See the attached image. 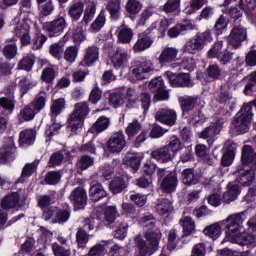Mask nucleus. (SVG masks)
Segmentation results:
<instances>
[{
	"instance_id": "obj_1",
	"label": "nucleus",
	"mask_w": 256,
	"mask_h": 256,
	"mask_svg": "<svg viewBox=\"0 0 256 256\" xmlns=\"http://www.w3.org/2000/svg\"><path fill=\"white\" fill-rule=\"evenodd\" d=\"M247 219V212L242 211L234 214H230L225 220L222 221V225H225L226 236L222 243H236L241 247L245 245H256V215L252 217L247 225L254 234L247 232H241L243 229V223Z\"/></svg>"
},
{
	"instance_id": "obj_2",
	"label": "nucleus",
	"mask_w": 256,
	"mask_h": 256,
	"mask_svg": "<svg viewBox=\"0 0 256 256\" xmlns=\"http://www.w3.org/2000/svg\"><path fill=\"white\" fill-rule=\"evenodd\" d=\"M31 25L33 22L29 18L21 20L19 16H16L11 22L12 33L15 36L13 41L20 39L22 45H29L31 43Z\"/></svg>"
},
{
	"instance_id": "obj_3",
	"label": "nucleus",
	"mask_w": 256,
	"mask_h": 256,
	"mask_svg": "<svg viewBox=\"0 0 256 256\" xmlns=\"http://www.w3.org/2000/svg\"><path fill=\"white\" fill-rule=\"evenodd\" d=\"M89 114L87 102H79L75 105L73 113L68 118V129L72 133H77L83 127V121Z\"/></svg>"
},
{
	"instance_id": "obj_4",
	"label": "nucleus",
	"mask_w": 256,
	"mask_h": 256,
	"mask_svg": "<svg viewBox=\"0 0 256 256\" xmlns=\"http://www.w3.org/2000/svg\"><path fill=\"white\" fill-rule=\"evenodd\" d=\"M245 39H247V29L241 25V20H234L233 28L227 37L228 46L231 49H239Z\"/></svg>"
},
{
	"instance_id": "obj_5",
	"label": "nucleus",
	"mask_w": 256,
	"mask_h": 256,
	"mask_svg": "<svg viewBox=\"0 0 256 256\" xmlns=\"http://www.w3.org/2000/svg\"><path fill=\"white\" fill-rule=\"evenodd\" d=\"M68 24L67 20L63 16H59L51 22L44 24V31H46L49 37H59L66 30Z\"/></svg>"
},
{
	"instance_id": "obj_6",
	"label": "nucleus",
	"mask_w": 256,
	"mask_h": 256,
	"mask_svg": "<svg viewBox=\"0 0 256 256\" xmlns=\"http://www.w3.org/2000/svg\"><path fill=\"white\" fill-rule=\"evenodd\" d=\"M110 59L114 69H125L129 64L131 54H129L127 49L118 47L116 50H114L113 54L110 56Z\"/></svg>"
},
{
	"instance_id": "obj_7",
	"label": "nucleus",
	"mask_w": 256,
	"mask_h": 256,
	"mask_svg": "<svg viewBox=\"0 0 256 256\" xmlns=\"http://www.w3.org/2000/svg\"><path fill=\"white\" fill-rule=\"evenodd\" d=\"M149 89L152 93H155L154 99L157 101H169V90L165 89V82L163 78L158 77L149 83Z\"/></svg>"
},
{
	"instance_id": "obj_8",
	"label": "nucleus",
	"mask_w": 256,
	"mask_h": 256,
	"mask_svg": "<svg viewBox=\"0 0 256 256\" xmlns=\"http://www.w3.org/2000/svg\"><path fill=\"white\" fill-rule=\"evenodd\" d=\"M155 71V66L151 60H145L140 64L136 65L132 70L131 74L134 79L138 81H143V79H147L151 73Z\"/></svg>"
},
{
	"instance_id": "obj_9",
	"label": "nucleus",
	"mask_w": 256,
	"mask_h": 256,
	"mask_svg": "<svg viewBox=\"0 0 256 256\" xmlns=\"http://www.w3.org/2000/svg\"><path fill=\"white\" fill-rule=\"evenodd\" d=\"M127 141L123 130L115 132L108 140V149L111 153H121L125 149Z\"/></svg>"
},
{
	"instance_id": "obj_10",
	"label": "nucleus",
	"mask_w": 256,
	"mask_h": 256,
	"mask_svg": "<svg viewBox=\"0 0 256 256\" xmlns=\"http://www.w3.org/2000/svg\"><path fill=\"white\" fill-rule=\"evenodd\" d=\"M95 229V225H93V221L89 218L84 219L83 227L78 228L76 232V242L78 247H85L87 243H89V234L88 231H93Z\"/></svg>"
},
{
	"instance_id": "obj_11",
	"label": "nucleus",
	"mask_w": 256,
	"mask_h": 256,
	"mask_svg": "<svg viewBox=\"0 0 256 256\" xmlns=\"http://www.w3.org/2000/svg\"><path fill=\"white\" fill-rule=\"evenodd\" d=\"M167 77L171 87H193L191 77L187 73L173 74L168 72Z\"/></svg>"
},
{
	"instance_id": "obj_12",
	"label": "nucleus",
	"mask_w": 256,
	"mask_h": 256,
	"mask_svg": "<svg viewBox=\"0 0 256 256\" xmlns=\"http://www.w3.org/2000/svg\"><path fill=\"white\" fill-rule=\"evenodd\" d=\"M69 200L76 209H83L87 205V191L83 187H77L70 193Z\"/></svg>"
},
{
	"instance_id": "obj_13",
	"label": "nucleus",
	"mask_w": 256,
	"mask_h": 256,
	"mask_svg": "<svg viewBox=\"0 0 256 256\" xmlns=\"http://www.w3.org/2000/svg\"><path fill=\"white\" fill-rule=\"evenodd\" d=\"M155 119L165 125L173 126L177 121V113L173 109L161 108L156 112Z\"/></svg>"
},
{
	"instance_id": "obj_14",
	"label": "nucleus",
	"mask_w": 256,
	"mask_h": 256,
	"mask_svg": "<svg viewBox=\"0 0 256 256\" xmlns=\"http://www.w3.org/2000/svg\"><path fill=\"white\" fill-rule=\"evenodd\" d=\"M177 185H179L177 172H170L162 179L160 189H162L163 193H175L177 191Z\"/></svg>"
},
{
	"instance_id": "obj_15",
	"label": "nucleus",
	"mask_w": 256,
	"mask_h": 256,
	"mask_svg": "<svg viewBox=\"0 0 256 256\" xmlns=\"http://www.w3.org/2000/svg\"><path fill=\"white\" fill-rule=\"evenodd\" d=\"M144 237L146 241H148V247L154 253L159 249V243L163 237V233L159 228H155L154 230H145Z\"/></svg>"
},
{
	"instance_id": "obj_16",
	"label": "nucleus",
	"mask_w": 256,
	"mask_h": 256,
	"mask_svg": "<svg viewBox=\"0 0 256 256\" xmlns=\"http://www.w3.org/2000/svg\"><path fill=\"white\" fill-rule=\"evenodd\" d=\"M177 55H179V49L175 47H164L158 58L160 65H169L173 61H177Z\"/></svg>"
},
{
	"instance_id": "obj_17",
	"label": "nucleus",
	"mask_w": 256,
	"mask_h": 256,
	"mask_svg": "<svg viewBox=\"0 0 256 256\" xmlns=\"http://www.w3.org/2000/svg\"><path fill=\"white\" fill-rule=\"evenodd\" d=\"M129 228V224L126 223L123 217H119L116 221L110 226V229L114 230V237L115 239H119L123 241L125 237H127V229Z\"/></svg>"
},
{
	"instance_id": "obj_18",
	"label": "nucleus",
	"mask_w": 256,
	"mask_h": 256,
	"mask_svg": "<svg viewBox=\"0 0 256 256\" xmlns=\"http://www.w3.org/2000/svg\"><path fill=\"white\" fill-rule=\"evenodd\" d=\"M151 157L158 161V163H169V161H173L175 154H173L168 147L163 146L162 148L152 151Z\"/></svg>"
},
{
	"instance_id": "obj_19",
	"label": "nucleus",
	"mask_w": 256,
	"mask_h": 256,
	"mask_svg": "<svg viewBox=\"0 0 256 256\" xmlns=\"http://www.w3.org/2000/svg\"><path fill=\"white\" fill-rule=\"evenodd\" d=\"M223 129V119H218L215 124L206 127L200 134L202 139H213L221 133Z\"/></svg>"
},
{
	"instance_id": "obj_20",
	"label": "nucleus",
	"mask_w": 256,
	"mask_h": 256,
	"mask_svg": "<svg viewBox=\"0 0 256 256\" xmlns=\"http://www.w3.org/2000/svg\"><path fill=\"white\" fill-rule=\"evenodd\" d=\"M99 60V47L90 46L86 48L84 59L80 62V65H86V67H91L93 63Z\"/></svg>"
},
{
	"instance_id": "obj_21",
	"label": "nucleus",
	"mask_w": 256,
	"mask_h": 256,
	"mask_svg": "<svg viewBox=\"0 0 256 256\" xmlns=\"http://www.w3.org/2000/svg\"><path fill=\"white\" fill-rule=\"evenodd\" d=\"M153 45V39L147 36V34H139L138 39L133 46L134 53H141L149 49Z\"/></svg>"
},
{
	"instance_id": "obj_22",
	"label": "nucleus",
	"mask_w": 256,
	"mask_h": 256,
	"mask_svg": "<svg viewBox=\"0 0 256 256\" xmlns=\"http://www.w3.org/2000/svg\"><path fill=\"white\" fill-rule=\"evenodd\" d=\"M85 9V4L81 1H73L68 6V15L72 19V21H79L81 16L83 15V11Z\"/></svg>"
},
{
	"instance_id": "obj_23",
	"label": "nucleus",
	"mask_w": 256,
	"mask_h": 256,
	"mask_svg": "<svg viewBox=\"0 0 256 256\" xmlns=\"http://www.w3.org/2000/svg\"><path fill=\"white\" fill-rule=\"evenodd\" d=\"M134 241L136 243V251L134 256H147L155 253L151 248H149L147 242L141 238V236H136Z\"/></svg>"
},
{
	"instance_id": "obj_24",
	"label": "nucleus",
	"mask_w": 256,
	"mask_h": 256,
	"mask_svg": "<svg viewBox=\"0 0 256 256\" xmlns=\"http://www.w3.org/2000/svg\"><path fill=\"white\" fill-rule=\"evenodd\" d=\"M181 180L184 185L191 187L199 183V177L195 174V169L186 168L181 173Z\"/></svg>"
},
{
	"instance_id": "obj_25",
	"label": "nucleus",
	"mask_w": 256,
	"mask_h": 256,
	"mask_svg": "<svg viewBox=\"0 0 256 256\" xmlns=\"http://www.w3.org/2000/svg\"><path fill=\"white\" fill-rule=\"evenodd\" d=\"M203 49L204 47L201 45V42L198 40L197 36H194L184 44L182 51L183 53L195 55L200 51H203Z\"/></svg>"
},
{
	"instance_id": "obj_26",
	"label": "nucleus",
	"mask_w": 256,
	"mask_h": 256,
	"mask_svg": "<svg viewBox=\"0 0 256 256\" xmlns=\"http://www.w3.org/2000/svg\"><path fill=\"white\" fill-rule=\"evenodd\" d=\"M17 148L13 145V142L0 151V164L3 165L4 163H9V161L15 160V153Z\"/></svg>"
},
{
	"instance_id": "obj_27",
	"label": "nucleus",
	"mask_w": 256,
	"mask_h": 256,
	"mask_svg": "<svg viewBox=\"0 0 256 256\" xmlns=\"http://www.w3.org/2000/svg\"><path fill=\"white\" fill-rule=\"evenodd\" d=\"M89 197L90 201L97 203V201H101V199H105V197H107V191H105L103 185L94 184L89 189Z\"/></svg>"
},
{
	"instance_id": "obj_28",
	"label": "nucleus",
	"mask_w": 256,
	"mask_h": 256,
	"mask_svg": "<svg viewBox=\"0 0 256 256\" xmlns=\"http://www.w3.org/2000/svg\"><path fill=\"white\" fill-rule=\"evenodd\" d=\"M138 223L144 229V232L157 229V219L151 213L143 215L139 219Z\"/></svg>"
},
{
	"instance_id": "obj_29",
	"label": "nucleus",
	"mask_w": 256,
	"mask_h": 256,
	"mask_svg": "<svg viewBox=\"0 0 256 256\" xmlns=\"http://www.w3.org/2000/svg\"><path fill=\"white\" fill-rule=\"evenodd\" d=\"M227 187L228 190L223 194L222 200L224 203L229 204L231 201H235V199H237L239 193H241V189L233 182H230Z\"/></svg>"
},
{
	"instance_id": "obj_30",
	"label": "nucleus",
	"mask_w": 256,
	"mask_h": 256,
	"mask_svg": "<svg viewBox=\"0 0 256 256\" xmlns=\"http://www.w3.org/2000/svg\"><path fill=\"white\" fill-rule=\"evenodd\" d=\"M106 10L110 13L111 19L117 21L121 17V0H109Z\"/></svg>"
},
{
	"instance_id": "obj_31",
	"label": "nucleus",
	"mask_w": 256,
	"mask_h": 256,
	"mask_svg": "<svg viewBox=\"0 0 256 256\" xmlns=\"http://www.w3.org/2000/svg\"><path fill=\"white\" fill-rule=\"evenodd\" d=\"M109 189L113 195H117L119 193H122L127 189V182H125V179L123 177L118 176L115 177L109 184Z\"/></svg>"
},
{
	"instance_id": "obj_32",
	"label": "nucleus",
	"mask_w": 256,
	"mask_h": 256,
	"mask_svg": "<svg viewBox=\"0 0 256 256\" xmlns=\"http://www.w3.org/2000/svg\"><path fill=\"white\" fill-rule=\"evenodd\" d=\"M180 225L183 229L182 239L183 237H189V235H192V233L195 232V221L189 216H184L180 219Z\"/></svg>"
},
{
	"instance_id": "obj_33",
	"label": "nucleus",
	"mask_w": 256,
	"mask_h": 256,
	"mask_svg": "<svg viewBox=\"0 0 256 256\" xmlns=\"http://www.w3.org/2000/svg\"><path fill=\"white\" fill-rule=\"evenodd\" d=\"M105 23H107V18L105 17V12L101 11L97 18L92 22L88 31L89 33H99L105 27Z\"/></svg>"
},
{
	"instance_id": "obj_34",
	"label": "nucleus",
	"mask_w": 256,
	"mask_h": 256,
	"mask_svg": "<svg viewBox=\"0 0 256 256\" xmlns=\"http://www.w3.org/2000/svg\"><path fill=\"white\" fill-rule=\"evenodd\" d=\"M156 211L159 215H169L173 211V202L165 198L159 199L156 203Z\"/></svg>"
},
{
	"instance_id": "obj_35",
	"label": "nucleus",
	"mask_w": 256,
	"mask_h": 256,
	"mask_svg": "<svg viewBox=\"0 0 256 256\" xmlns=\"http://www.w3.org/2000/svg\"><path fill=\"white\" fill-rule=\"evenodd\" d=\"M133 29L129 28V26H126L125 23H123L120 27V31L118 33V41L120 43H131L133 40Z\"/></svg>"
},
{
	"instance_id": "obj_36",
	"label": "nucleus",
	"mask_w": 256,
	"mask_h": 256,
	"mask_svg": "<svg viewBox=\"0 0 256 256\" xmlns=\"http://www.w3.org/2000/svg\"><path fill=\"white\" fill-rule=\"evenodd\" d=\"M124 163L134 171H137L141 167V157L137 153H128L124 158Z\"/></svg>"
},
{
	"instance_id": "obj_37",
	"label": "nucleus",
	"mask_w": 256,
	"mask_h": 256,
	"mask_svg": "<svg viewBox=\"0 0 256 256\" xmlns=\"http://www.w3.org/2000/svg\"><path fill=\"white\" fill-rule=\"evenodd\" d=\"M37 133L33 129H27L20 132V145H33Z\"/></svg>"
},
{
	"instance_id": "obj_38",
	"label": "nucleus",
	"mask_w": 256,
	"mask_h": 256,
	"mask_svg": "<svg viewBox=\"0 0 256 256\" xmlns=\"http://www.w3.org/2000/svg\"><path fill=\"white\" fill-rule=\"evenodd\" d=\"M109 125H111V120L106 116H101L93 124L92 131H95L96 133H103V131H107V129H109Z\"/></svg>"
},
{
	"instance_id": "obj_39",
	"label": "nucleus",
	"mask_w": 256,
	"mask_h": 256,
	"mask_svg": "<svg viewBox=\"0 0 256 256\" xmlns=\"http://www.w3.org/2000/svg\"><path fill=\"white\" fill-rule=\"evenodd\" d=\"M55 77H57L55 65H50L42 70L41 79L44 83H53L55 81Z\"/></svg>"
},
{
	"instance_id": "obj_40",
	"label": "nucleus",
	"mask_w": 256,
	"mask_h": 256,
	"mask_svg": "<svg viewBox=\"0 0 256 256\" xmlns=\"http://www.w3.org/2000/svg\"><path fill=\"white\" fill-rule=\"evenodd\" d=\"M19 203V193L13 192L6 196L1 203L2 209H13V207H17Z\"/></svg>"
},
{
	"instance_id": "obj_41",
	"label": "nucleus",
	"mask_w": 256,
	"mask_h": 256,
	"mask_svg": "<svg viewBox=\"0 0 256 256\" xmlns=\"http://www.w3.org/2000/svg\"><path fill=\"white\" fill-rule=\"evenodd\" d=\"M71 218V209H56V215L53 217V223H59L63 225V223H67Z\"/></svg>"
},
{
	"instance_id": "obj_42",
	"label": "nucleus",
	"mask_w": 256,
	"mask_h": 256,
	"mask_svg": "<svg viewBox=\"0 0 256 256\" xmlns=\"http://www.w3.org/2000/svg\"><path fill=\"white\" fill-rule=\"evenodd\" d=\"M45 103H47V93L42 91L35 97L30 105L34 108L36 113H39V111L45 109Z\"/></svg>"
},
{
	"instance_id": "obj_43",
	"label": "nucleus",
	"mask_w": 256,
	"mask_h": 256,
	"mask_svg": "<svg viewBox=\"0 0 256 256\" xmlns=\"http://www.w3.org/2000/svg\"><path fill=\"white\" fill-rule=\"evenodd\" d=\"M97 11V4L95 2H91L85 9L83 19L81 23L84 25H89L91 21H93V17H95V13Z\"/></svg>"
},
{
	"instance_id": "obj_44",
	"label": "nucleus",
	"mask_w": 256,
	"mask_h": 256,
	"mask_svg": "<svg viewBox=\"0 0 256 256\" xmlns=\"http://www.w3.org/2000/svg\"><path fill=\"white\" fill-rule=\"evenodd\" d=\"M51 119L55 121L57 119L58 115H61V111L65 109V99L59 98L56 101L53 102L51 106Z\"/></svg>"
},
{
	"instance_id": "obj_45",
	"label": "nucleus",
	"mask_w": 256,
	"mask_h": 256,
	"mask_svg": "<svg viewBox=\"0 0 256 256\" xmlns=\"http://www.w3.org/2000/svg\"><path fill=\"white\" fill-rule=\"evenodd\" d=\"M180 107L183 113H189L195 107V98L193 96L180 97L179 98Z\"/></svg>"
},
{
	"instance_id": "obj_46",
	"label": "nucleus",
	"mask_w": 256,
	"mask_h": 256,
	"mask_svg": "<svg viewBox=\"0 0 256 256\" xmlns=\"http://www.w3.org/2000/svg\"><path fill=\"white\" fill-rule=\"evenodd\" d=\"M65 52V46L61 43H54L49 47V53L57 59V61H61L63 59V53Z\"/></svg>"
},
{
	"instance_id": "obj_47",
	"label": "nucleus",
	"mask_w": 256,
	"mask_h": 256,
	"mask_svg": "<svg viewBox=\"0 0 256 256\" xmlns=\"http://www.w3.org/2000/svg\"><path fill=\"white\" fill-rule=\"evenodd\" d=\"M203 5H205V0H190L188 6L184 9V13H186V15H193V13H197Z\"/></svg>"
},
{
	"instance_id": "obj_48",
	"label": "nucleus",
	"mask_w": 256,
	"mask_h": 256,
	"mask_svg": "<svg viewBox=\"0 0 256 256\" xmlns=\"http://www.w3.org/2000/svg\"><path fill=\"white\" fill-rule=\"evenodd\" d=\"M119 219L117 217V208L115 206H109L105 209L104 221L108 223L109 227L113 225Z\"/></svg>"
},
{
	"instance_id": "obj_49",
	"label": "nucleus",
	"mask_w": 256,
	"mask_h": 256,
	"mask_svg": "<svg viewBox=\"0 0 256 256\" xmlns=\"http://www.w3.org/2000/svg\"><path fill=\"white\" fill-rule=\"evenodd\" d=\"M203 233L210 239H217L221 235V226L219 223L211 224L204 229Z\"/></svg>"
},
{
	"instance_id": "obj_50",
	"label": "nucleus",
	"mask_w": 256,
	"mask_h": 256,
	"mask_svg": "<svg viewBox=\"0 0 256 256\" xmlns=\"http://www.w3.org/2000/svg\"><path fill=\"white\" fill-rule=\"evenodd\" d=\"M37 171V165L35 163H28L24 166L22 170L21 177L18 179V183H25V180L28 177H31L32 174Z\"/></svg>"
},
{
	"instance_id": "obj_51",
	"label": "nucleus",
	"mask_w": 256,
	"mask_h": 256,
	"mask_svg": "<svg viewBox=\"0 0 256 256\" xmlns=\"http://www.w3.org/2000/svg\"><path fill=\"white\" fill-rule=\"evenodd\" d=\"M87 30V24L83 22L78 23V26L74 30L73 39L75 43H81L85 41V31Z\"/></svg>"
},
{
	"instance_id": "obj_52",
	"label": "nucleus",
	"mask_w": 256,
	"mask_h": 256,
	"mask_svg": "<svg viewBox=\"0 0 256 256\" xmlns=\"http://www.w3.org/2000/svg\"><path fill=\"white\" fill-rule=\"evenodd\" d=\"M95 165V158L89 155H83L78 161V169L80 171H87L89 167H93Z\"/></svg>"
},
{
	"instance_id": "obj_53",
	"label": "nucleus",
	"mask_w": 256,
	"mask_h": 256,
	"mask_svg": "<svg viewBox=\"0 0 256 256\" xmlns=\"http://www.w3.org/2000/svg\"><path fill=\"white\" fill-rule=\"evenodd\" d=\"M79 54V49L77 46H69L64 51V59L67 63H75L77 55Z\"/></svg>"
},
{
	"instance_id": "obj_54",
	"label": "nucleus",
	"mask_w": 256,
	"mask_h": 256,
	"mask_svg": "<svg viewBox=\"0 0 256 256\" xmlns=\"http://www.w3.org/2000/svg\"><path fill=\"white\" fill-rule=\"evenodd\" d=\"M217 99L222 105H230L231 100L233 99V93H231L227 88L222 87Z\"/></svg>"
},
{
	"instance_id": "obj_55",
	"label": "nucleus",
	"mask_w": 256,
	"mask_h": 256,
	"mask_svg": "<svg viewBox=\"0 0 256 256\" xmlns=\"http://www.w3.org/2000/svg\"><path fill=\"white\" fill-rule=\"evenodd\" d=\"M139 131H141V123L139 120H134L126 127V135L128 136V139H133Z\"/></svg>"
},
{
	"instance_id": "obj_56",
	"label": "nucleus",
	"mask_w": 256,
	"mask_h": 256,
	"mask_svg": "<svg viewBox=\"0 0 256 256\" xmlns=\"http://www.w3.org/2000/svg\"><path fill=\"white\" fill-rule=\"evenodd\" d=\"M141 2L139 0H128L125 5V10L129 15H137L141 11Z\"/></svg>"
},
{
	"instance_id": "obj_57",
	"label": "nucleus",
	"mask_w": 256,
	"mask_h": 256,
	"mask_svg": "<svg viewBox=\"0 0 256 256\" xmlns=\"http://www.w3.org/2000/svg\"><path fill=\"white\" fill-rule=\"evenodd\" d=\"M223 53V41L215 42L212 48L208 51L209 59H218Z\"/></svg>"
},
{
	"instance_id": "obj_58",
	"label": "nucleus",
	"mask_w": 256,
	"mask_h": 256,
	"mask_svg": "<svg viewBox=\"0 0 256 256\" xmlns=\"http://www.w3.org/2000/svg\"><path fill=\"white\" fill-rule=\"evenodd\" d=\"M206 75L211 79V81H217V79L221 77V68H219V65L217 64H212L208 66Z\"/></svg>"
},
{
	"instance_id": "obj_59",
	"label": "nucleus",
	"mask_w": 256,
	"mask_h": 256,
	"mask_svg": "<svg viewBox=\"0 0 256 256\" xmlns=\"http://www.w3.org/2000/svg\"><path fill=\"white\" fill-rule=\"evenodd\" d=\"M165 147H167L168 150L171 151L173 155H175V153L181 151L182 149L181 140L177 136H172L169 140L168 145H166Z\"/></svg>"
},
{
	"instance_id": "obj_60",
	"label": "nucleus",
	"mask_w": 256,
	"mask_h": 256,
	"mask_svg": "<svg viewBox=\"0 0 256 256\" xmlns=\"http://www.w3.org/2000/svg\"><path fill=\"white\" fill-rule=\"evenodd\" d=\"M36 113L37 111L35 110V108H33L31 104H29L20 111V117H22L24 121H31L35 118Z\"/></svg>"
},
{
	"instance_id": "obj_61",
	"label": "nucleus",
	"mask_w": 256,
	"mask_h": 256,
	"mask_svg": "<svg viewBox=\"0 0 256 256\" xmlns=\"http://www.w3.org/2000/svg\"><path fill=\"white\" fill-rule=\"evenodd\" d=\"M198 38V41L201 43V46L205 48L207 43H211L213 41V35L211 34V30H206L204 32H198L195 35Z\"/></svg>"
},
{
	"instance_id": "obj_62",
	"label": "nucleus",
	"mask_w": 256,
	"mask_h": 256,
	"mask_svg": "<svg viewBox=\"0 0 256 256\" xmlns=\"http://www.w3.org/2000/svg\"><path fill=\"white\" fill-rule=\"evenodd\" d=\"M109 103L112 105V107H114V109H117L118 107H121L123 103H125V98L121 93H112L109 96Z\"/></svg>"
},
{
	"instance_id": "obj_63",
	"label": "nucleus",
	"mask_w": 256,
	"mask_h": 256,
	"mask_svg": "<svg viewBox=\"0 0 256 256\" xmlns=\"http://www.w3.org/2000/svg\"><path fill=\"white\" fill-rule=\"evenodd\" d=\"M59 181H61V173L57 171H50L45 177V183H47V185H57Z\"/></svg>"
},
{
	"instance_id": "obj_64",
	"label": "nucleus",
	"mask_w": 256,
	"mask_h": 256,
	"mask_svg": "<svg viewBox=\"0 0 256 256\" xmlns=\"http://www.w3.org/2000/svg\"><path fill=\"white\" fill-rule=\"evenodd\" d=\"M127 249L125 247L115 244L110 248V251L108 253V256H127Z\"/></svg>"
}]
</instances>
